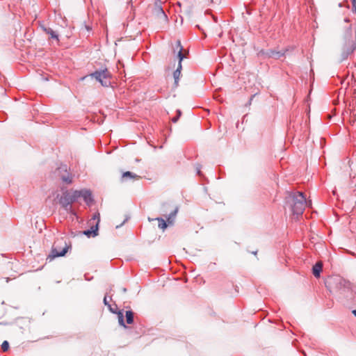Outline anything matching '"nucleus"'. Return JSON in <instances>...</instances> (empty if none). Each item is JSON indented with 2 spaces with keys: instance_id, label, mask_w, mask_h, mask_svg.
Returning a JSON list of instances; mask_svg holds the SVG:
<instances>
[{
  "instance_id": "f257e3e1",
  "label": "nucleus",
  "mask_w": 356,
  "mask_h": 356,
  "mask_svg": "<svg viewBox=\"0 0 356 356\" xmlns=\"http://www.w3.org/2000/svg\"><path fill=\"white\" fill-rule=\"evenodd\" d=\"M286 206L291 210L294 218L301 216L306 207L311 205V201H307L302 192H288L285 197Z\"/></svg>"
},
{
  "instance_id": "f03ea898",
  "label": "nucleus",
  "mask_w": 356,
  "mask_h": 356,
  "mask_svg": "<svg viewBox=\"0 0 356 356\" xmlns=\"http://www.w3.org/2000/svg\"><path fill=\"white\" fill-rule=\"evenodd\" d=\"M77 202L74 191H65L59 198V204L67 212L71 214H75L72 204Z\"/></svg>"
},
{
  "instance_id": "7ed1b4c3",
  "label": "nucleus",
  "mask_w": 356,
  "mask_h": 356,
  "mask_svg": "<svg viewBox=\"0 0 356 356\" xmlns=\"http://www.w3.org/2000/svg\"><path fill=\"white\" fill-rule=\"evenodd\" d=\"M167 0H156V1L151 6L152 14L155 19H157L160 24H166L168 22V17L165 13L162 3H165Z\"/></svg>"
},
{
  "instance_id": "20e7f679",
  "label": "nucleus",
  "mask_w": 356,
  "mask_h": 356,
  "mask_svg": "<svg viewBox=\"0 0 356 356\" xmlns=\"http://www.w3.org/2000/svg\"><path fill=\"white\" fill-rule=\"evenodd\" d=\"M71 245L68 244L64 238H58L54 243L50 256L52 258L65 256Z\"/></svg>"
},
{
  "instance_id": "39448f33",
  "label": "nucleus",
  "mask_w": 356,
  "mask_h": 356,
  "mask_svg": "<svg viewBox=\"0 0 356 356\" xmlns=\"http://www.w3.org/2000/svg\"><path fill=\"white\" fill-rule=\"evenodd\" d=\"M54 174L58 177L64 184H70L72 183L73 175L67 164L60 163L56 167Z\"/></svg>"
},
{
  "instance_id": "423d86ee",
  "label": "nucleus",
  "mask_w": 356,
  "mask_h": 356,
  "mask_svg": "<svg viewBox=\"0 0 356 356\" xmlns=\"http://www.w3.org/2000/svg\"><path fill=\"white\" fill-rule=\"evenodd\" d=\"M177 51V57L179 58V65L177 70L173 73V76L175 79V87L177 88L178 86L179 76L181 75V60L184 58V56L182 53L183 47L181 44V42L179 40L176 42V47L175 49V51Z\"/></svg>"
},
{
  "instance_id": "0eeeda50",
  "label": "nucleus",
  "mask_w": 356,
  "mask_h": 356,
  "mask_svg": "<svg viewBox=\"0 0 356 356\" xmlns=\"http://www.w3.org/2000/svg\"><path fill=\"white\" fill-rule=\"evenodd\" d=\"M100 215L98 212H96L93 214L92 218L89 221L91 226L90 229L85 230L83 234L88 237L97 236Z\"/></svg>"
},
{
  "instance_id": "6e6552de",
  "label": "nucleus",
  "mask_w": 356,
  "mask_h": 356,
  "mask_svg": "<svg viewBox=\"0 0 356 356\" xmlns=\"http://www.w3.org/2000/svg\"><path fill=\"white\" fill-rule=\"evenodd\" d=\"M91 76L95 77L103 86L107 87L111 85V74L107 70L96 71Z\"/></svg>"
},
{
  "instance_id": "1a4fd4ad",
  "label": "nucleus",
  "mask_w": 356,
  "mask_h": 356,
  "mask_svg": "<svg viewBox=\"0 0 356 356\" xmlns=\"http://www.w3.org/2000/svg\"><path fill=\"white\" fill-rule=\"evenodd\" d=\"M76 195L77 201L79 198L82 197L83 200L88 204L92 200L91 197V192L89 190L83 189L81 191H74Z\"/></svg>"
},
{
  "instance_id": "9d476101",
  "label": "nucleus",
  "mask_w": 356,
  "mask_h": 356,
  "mask_svg": "<svg viewBox=\"0 0 356 356\" xmlns=\"http://www.w3.org/2000/svg\"><path fill=\"white\" fill-rule=\"evenodd\" d=\"M355 49V44L353 40H350L342 48V58L345 59Z\"/></svg>"
},
{
  "instance_id": "9b49d317",
  "label": "nucleus",
  "mask_w": 356,
  "mask_h": 356,
  "mask_svg": "<svg viewBox=\"0 0 356 356\" xmlns=\"http://www.w3.org/2000/svg\"><path fill=\"white\" fill-rule=\"evenodd\" d=\"M323 269V264L321 261L316 262L312 267V273L315 277H319Z\"/></svg>"
},
{
  "instance_id": "f8f14e48",
  "label": "nucleus",
  "mask_w": 356,
  "mask_h": 356,
  "mask_svg": "<svg viewBox=\"0 0 356 356\" xmlns=\"http://www.w3.org/2000/svg\"><path fill=\"white\" fill-rule=\"evenodd\" d=\"M108 307L111 312L116 313L118 314L119 324L121 326H123L124 327H127V326L124 324L123 312L122 311H119L118 312H117L115 310H114L113 307H112L111 305H108Z\"/></svg>"
},
{
  "instance_id": "ddd939ff",
  "label": "nucleus",
  "mask_w": 356,
  "mask_h": 356,
  "mask_svg": "<svg viewBox=\"0 0 356 356\" xmlns=\"http://www.w3.org/2000/svg\"><path fill=\"white\" fill-rule=\"evenodd\" d=\"M179 207H177L173 211H172L166 218L167 222L169 225H172L174 223L176 216L178 213Z\"/></svg>"
},
{
  "instance_id": "4468645a",
  "label": "nucleus",
  "mask_w": 356,
  "mask_h": 356,
  "mask_svg": "<svg viewBox=\"0 0 356 356\" xmlns=\"http://www.w3.org/2000/svg\"><path fill=\"white\" fill-rule=\"evenodd\" d=\"M128 178L129 179H138L139 176H138L137 175H136L131 172L127 171L122 174V179L124 180V179H127Z\"/></svg>"
},
{
  "instance_id": "2eb2a0df",
  "label": "nucleus",
  "mask_w": 356,
  "mask_h": 356,
  "mask_svg": "<svg viewBox=\"0 0 356 356\" xmlns=\"http://www.w3.org/2000/svg\"><path fill=\"white\" fill-rule=\"evenodd\" d=\"M156 220H157L159 222V227L163 230H165L167 227H168V224H167V220L165 221L163 218H155Z\"/></svg>"
},
{
  "instance_id": "dca6fc26",
  "label": "nucleus",
  "mask_w": 356,
  "mask_h": 356,
  "mask_svg": "<svg viewBox=\"0 0 356 356\" xmlns=\"http://www.w3.org/2000/svg\"><path fill=\"white\" fill-rule=\"evenodd\" d=\"M126 321L128 324H131L134 323V313L131 311H127L126 312Z\"/></svg>"
},
{
  "instance_id": "f3484780",
  "label": "nucleus",
  "mask_w": 356,
  "mask_h": 356,
  "mask_svg": "<svg viewBox=\"0 0 356 356\" xmlns=\"http://www.w3.org/2000/svg\"><path fill=\"white\" fill-rule=\"evenodd\" d=\"M44 31L51 36V38L58 40V35L54 31H53L51 28H44Z\"/></svg>"
},
{
  "instance_id": "a211bd4d",
  "label": "nucleus",
  "mask_w": 356,
  "mask_h": 356,
  "mask_svg": "<svg viewBox=\"0 0 356 356\" xmlns=\"http://www.w3.org/2000/svg\"><path fill=\"white\" fill-rule=\"evenodd\" d=\"M204 3L207 5L210 4H219L221 0H204Z\"/></svg>"
},
{
  "instance_id": "6ab92c4d",
  "label": "nucleus",
  "mask_w": 356,
  "mask_h": 356,
  "mask_svg": "<svg viewBox=\"0 0 356 356\" xmlns=\"http://www.w3.org/2000/svg\"><path fill=\"white\" fill-rule=\"evenodd\" d=\"M9 348V343L7 341H4L1 344V349L3 352H6Z\"/></svg>"
},
{
  "instance_id": "aec40b11",
  "label": "nucleus",
  "mask_w": 356,
  "mask_h": 356,
  "mask_svg": "<svg viewBox=\"0 0 356 356\" xmlns=\"http://www.w3.org/2000/svg\"><path fill=\"white\" fill-rule=\"evenodd\" d=\"M81 29L82 31L86 30V31H90L91 30V28L89 26L86 25V24H83Z\"/></svg>"
},
{
  "instance_id": "412c9836",
  "label": "nucleus",
  "mask_w": 356,
  "mask_h": 356,
  "mask_svg": "<svg viewBox=\"0 0 356 356\" xmlns=\"http://www.w3.org/2000/svg\"><path fill=\"white\" fill-rule=\"evenodd\" d=\"M104 303L106 305H110L108 300H107V297L105 296L104 298Z\"/></svg>"
},
{
  "instance_id": "4be33fe9",
  "label": "nucleus",
  "mask_w": 356,
  "mask_h": 356,
  "mask_svg": "<svg viewBox=\"0 0 356 356\" xmlns=\"http://www.w3.org/2000/svg\"><path fill=\"white\" fill-rule=\"evenodd\" d=\"M197 173L199 176L202 175V172L199 168H197Z\"/></svg>"
},
{
  "instance_id": "5701e85b",
  "label": "nucleus",
  "mask_w": 356,
  "mask_h": 356,
  "mask_svg": "<svg viewBox=\"0 0 356 356\" xmlns=\"http://www.w3.org/2000/svg\"><path fill=\"white\" fill-rule=\"evenodd\" d=\"M352 313L354 314V316L356 317V309L353 310Z\"/></svg>"
},
{
  "instance_id": "b1692460",
  "label": "nucleus",
  "mask_w": 356,
  "mask_h": 356,
  "mask_svg": "<svg viewBox=\"0 0 356 356\" xmlns=\"http://www.w3.org/2000/svg\"><path fill=\"white\" fill-rule=\"evenodd\" d=\"M122 291H123V292H126L127 289L125 288H123Z\"/></svg>"
},
{
  "instance_id": "393cba45",
  "label": "nucleus",
  "mask_w": 356,
  "mask_h": 356,
  "mask_svg": "<svg viewBox=\"0 0 356 356\" xmlns=\"http://www.w3.org/2000/svg\"><path fill=\"white\" fill-rule=\"evenodd\" d=\"M173 121H174V122H176V121H177V118H174V119H173Z\"/></svg>"
},
{
  "instance_id": "a878e982",
  "label": "nucleus",
  "mask_w": 356,
  "mask_h": 356,
  "mask_svg": "<svg viewBox=\"0 0 356 356\" xmlns=\"http://www.w3.org/2000/svg\"><path fill=\"white\" fill-rule=\"evenodd\" d=\"M356 0H353V1L355 3Z\"/></svg>"
}]
</instances>
